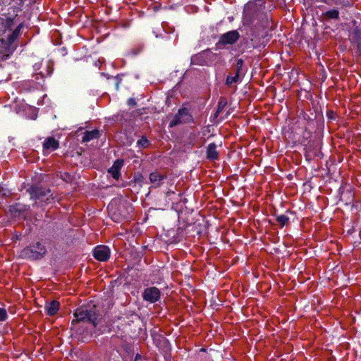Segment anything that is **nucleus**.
Listing matches in <instances>:
<instances>
[{"instance_id": "1", "label": "nucleus", "mask_w": 361, "mask_h": 361, "mask_svg": "<svg viewBox=\"0 0 361 361\" xmlns=\"http://www.w3.org/2000/svg\"><path fill=\"white\" fill-rule=\"evenodd\" d=\"M74 317L75 319L72 321L73 324L79 322H88L96 327L99 314L95 305L81 306L76 309Z\"/></svg>"}, {"instance_id": "2", "label": "nucleus", "mask_w": 361, "mask_h": 361, "mask_svg": "<svg viewBox=\"0 0 361 361\" xmlns=\"http://www.w3.org/2000/svg\"><path fill=\"white\" fill-rule=\"evenodd\" d=\"M46 252V248L40 243H37L32 247H25L22 251V255L25 258L37 259L42 257Z\"/></svg>"}, {"instance_id": "3", "label": "nucleus", "mask_w": 361, "mask_h": 361, "mask_svg": "<svg viewBox=\"0 0 361 361\" xmlns=\"http://www.w3.org/2000/svg\"><path fill=\"white\" fill-rule=\"evenodd\" d=\"M32 199L39 200L40 201L47 202L52 198L51 190L41 186H32L27 190Z\"/></svg>"}, {"instance_id": "4", "label": "nucleus", "mask_w": 361, "mask_h": 361, "mask_svg": "<svg viewBox=\"0 0 361 361\" xmlns=\"http://www.w3.org/2000/svg\"><path fill=\"white\" fill-rule=\"evenodd\" d=\"M239 37L240 34L237 30L229 31L220 37L216 45L219 47H222L227 44H233L238 41Z\"/></svg>"}, {"instance_id": "5", "label": "nucleus", "mask_w": 361, "mask_h": 361, "mask_svg": "<svg viewBox=\"0 0 361 361\" xmlns=\"http://www.w3.org/2000/svg\"><path fill=\"white\" fill-rule=\"evenodd\" d=\"M142 295L145 300L151 303H154L159 300L161 298V291L157 287H149L144 290Z\"/></svg>"}, {"instance_id": "6", "label": "nucleus", "mask_w": 361, "mask_h": 361, "mask_svg": "<svg viewBox=\"0 0 361 361\" xmlns=\"http://www.w3.org/2000/svg\"><path fill=\"white\" fill-rule=\"evenodd\" d=\"M110 249L106 245H98L94 249V257L101 262H106L110 257Z\"/></svg>"}, {"instance_id": "7", "label": "nucleus", "mask_w": 361, "mask_h": 361, "mask_svg": "<svg viewBox=\"0 0 361 361\" xmlns=\"http://www.w3.org/2000/svg\"><path fill=\"white\" fill-rule=\"evenodd\" d=\"M190 118L191 116L189 114L188 111L186 109H181L171 121L170 126L173 127L182 123L188 122L190 120Z\"/></svg>"}, {"instance_id": "8", "label": "nucleus", "mask_w": 361, "mask_h": 361, "mask_svg": "<svg viewBox=\"0 0 361 361\" xmlns=\"http://www.w3.org/2000/svg\"><path fill=\"white\" fill-rule=\"evenodd\" d=\"M59 147V141L54 137H47L43 142L44 154L47 155L51 152L57 149Z\"/></svg>"}, {"instance_id": "9", "label": "nucleus", "mask_w": 361, "mask_h": 361, "mask_svg": "<svg viewBox=\"0 0 361 361\" xmlns=\"http://www.w3.org/2000/svg\"><path fill=\"white\" fill-rule=\"evenodd\" d=\"M123 166V159H116L113 166L108 169V173L111 174L115 180H118L121 176L120 170Z\"/></svg>"}, {"instance_id": "10", "label": "nucleus", "mask_w": 361, "mask_h": 361, "mask_svg": "<svg viewBox=\"0 0 361 361\" xmlns=\"http://www.w3.org/2000/svg\"><path fill=\"white\" fill-rule=\"evenodd\" d=\"M166 176L165 174H162L159 171H154L149 174V180L154 188H159L161 186L162 180L166 178Z\"/></svg>"}, {"instance_id": "11", "label": "nucleus", "mask_w": 361, "mask_h": 361, "mask_svg": "<svg viewBox=\"0 0 361 361\" xmlns=\"http://www.w3.org/2000/svg\"><path fill=\"white\" fill-rule=\"evenodd\" d=\"M100 136V133L98 130L94 129L92 130H87L84 133V135L82 138V142H88L91 140L99 138Z\"/></svg>"}, {"instance_id": "12", "label": "nucleus", "mask_w": 361, "mask_h": 361, "mask_svg": "<svg viewBox=\"0 0 361 361\" xmlns=\"http://www.w3.org/2000/svg\"><path fill=\"white\" fill-rule=\"evenodd\" d=\"M47 314L49 316L54 315L59 310V302L56 300H53L49 303H47L44 307Z\"/></svg>"}, {"instance_id": "13", "label": "nucleus", "mask_w": 361, "mask_h": 361, "mask_svg": "<svg viewBox=\"0 0 361 361\" xmlns=\"http://www.w3.org/2000/svg\"><path fill=\"white\" fill-rule=\"evenodd\" d=\"M206 54V51H204L201 54L193 56L191 59L192 63L195 65L203 66L205 63L204 61V55Z\"/></svg>"}, {"instance_id": "14", "label": "nucleus", "mask_w": 361, "mask_h": 361, "mask_svg": "<svg viewBox=\"0 0 361 361\" xmlns=\"http://www.w3.org/2000/svg\"><path fill=\"white\" fill-rule=\"evenodd\" d=\"M207 158H217L219 153L216 151V146L215 144H209L207 150Z\"/></svg>"}, {"instance_id": "15", "label": "nucleus", "mask_w": 361, "mask_h": 361, "mask_svg": "<svg viewBox=\"0 0 361 361\" xmlns=\"http://www.w3.org/2000/svg\"><path fill=\"white\" fill-rule=\"evenodd\" d=\"M22 27L23 25L19 24L15 30L8 37L9 44L13 43L18 38Z\"/></svg>"}, {"instance_id": "16", "label": "nucleus", "mask_w": 361, "mask_h": 361, "mask_svg": "<svg viewBox=\"0 0 361 361\" xmlns=\"http://www.w3.org/2000/svg\"><path fill=\"white\" fill-rule=\"evenodd\" d=\"M276 221L281 227H283V226L288 223L289 218L283 214L279 215L276 216Z\"/></svg>"}, {"instance_id": "17", "label": "nucleus", "mask_w": 361, "mask_h": 361, "mask_svg": "<svg viewBox=\"0 0 361 361\" xmlns=\"http://www.w3.org/2000/svg\"><path fill=\"white\" fill-rule=\"evenodd\" d=\"M240 80V73H236L234 76H228L226 79V84L231 85L233 83L237 82Z\"/></svg>"}, {"instance_id": "18", "label": "nucleus", "mask_w": 361, "mask_h": 361, "mask_svg": "<svg viewBox=\"0 0 361 361\" xmlns=\"http://www.w3.org/2000/svg\"><path fill=\"white\" fill-rule=\"evenodd\" d=\"M325 16L328 18L336 19L338 17V11L337 10H331L326 11Z\"/></svg>"}, {"instance_id": "19", "label": "nucleus", "mask_w": 361, "mask_h": 361, "mask_svg": "<svg viewBox=\"0 0 361 361\" xmlns=\"http://www.w3.org/2000/svg\"><path fill=\"white\" fill-rule=\"evenodd\" d=\"M226 104H227L226 99H224V98H221L218 103L216 114H219L223 110V109L226 106Z\"/></svg>"}, {"instance_id": "20", "label": "nucleus", "mask_w": 361, "mask_h": 361, "mask_svg": "<svg viewBox=\"0 0 361 361\" xmlns=\"http://www.w3.org/2000/svg\"><path fill=\"white\" fill-rule=\"evenodd\" d=\"M8 318L7 311L4 308L0 307V322H4Z\"/></svg>"}, {"instance_id": "21", "label": "nucleus", "mask_w": 361, "mask_h": 361, "mask_svg": "<svg viewBox=\"0 0 361 361\" xmlns=\"http://www.w3.org/2000/svg\"><path fill=\"white\" fill-rule=\"evenodd\" d=\"M137 144L141 147H146L149 145V141L146 137H142L137 142Z\"/></svg>"}, {"instance_id": "22", "label": "nucleus", "mask_w": 361, "mask_h": 361, "mask_svg": "<svg viewBox=\"0 0 361 361\" xmlns=\"http://www.w3.org/2000/svg\"><path fill=\"white\" fill-rule=\"evenodd\" d=\"M243 61L242 59H238V61H237V72L236 73H239L240 72V70L242 68V66H243Z\"/></svg>"}, {"instance_id": "23", "label": "nucleus", "mask_w": 361, "mask_h": 361, "mask_svg": "<svg viewBox=\"0 0 361 361\" xmlns=\"http://www.w3.org/2000/svg\"><path fill=\"white\" fill-rule=\"evenodd\" d=\"M13 23V20L11 18H7L5 22V27L9 28Z\"/></svg>"}, {"instance_id": "24", "label": "nucleus", "mask_w": 361, "mask_h": 361, "mask_svg": "<svg viewBox=\"0 0 361 361\" xmlns=\"http://www.w3.org/2000/svg\"><path fill=\"white\" fill-rule=\"evenodd\" d=\"M175 195V192L173 190H169L166 192V197H169L171 195Z\"/></svg>"}, {"instance_id": "25", "label": "nucleus", "mask_w": 361, "mask_h": 361, "mask_svg": "<svg viewBox=\"0 0 361 361\" xmlns=\"http://www.w3.org/2000/svg\"><path fill=\"white\" fill-rule=\"evenodd\" d=\"M65 176H66L65 177H63V179L64 180H66V181H68V180H71V175H70L69 173H65Z\"/></svg>"}, {"instance_id": "26", "label": "nucleus", "mask_w": 361, "mask_h": 361, "mask_svg": "<svg viewBox=\"0 0 361 361\" xmlns=\"http://www.w3.org/2000/svg\"><path fill=\"white\" fill-rule=\"evenodd\" d=\"M331 162H332V161H331V159H330V160H329V161H326V166L327 167V169H328L329 171H331V170H330V166H331V165L332 164V163H331Z\"/></svg>"}, {"instance_id": "27", "label": "nucleus", "mask_w": 361, "mask_h": 361, "mask_svg": "<svg viewBox=\"0 0 361 361\" xmlns=\"http://www.w3.org/2000/svg\"><path fill=\"white\" fill-rule=\"evenodd\" d=\"M108 209H109V212H112V210L114 209V204L113 203L110 204L109 206H108Z\"/></svg>"}, {"instance_id": "28", "label": "nucleus", "mask_w": 361, "mask_h": 361, "mask_svg": "<svg viewBox=\"0 0 361 361\" xmlns=\"http://www.w3.org/2000/svg\"><path fill=\"white\" fill-rule=\"evenodd\" d=\"M128 103H129V104H135V102H134V100L133 99H129Z\"/></svg>"}, {"instance_id": "29", "label": "nucleus", "mask_w": 361, "mask_h": 361, "mask_svg": "<svg viewBox=\"0 0 361 361\" xmlns=\"http://www.w3.org/2000/svg\"><path fill=\"white\" fill-rule=\"evenodd\" d=\"M121 218H126V214H120Z\"/></svg>"}, {"instance_id": "30", "label": "nucleus", "mask_w": 361, "mask_h": 361, "mask_svg": "<svg viewBox=\"0 0 361 361\" xmlns=\"http://www.w3.org/2000/svg\"><path fill=\"white\" fill-rule=\"evenodd\" d=\"M118 207H119V209H121V207H124V205L123 204H120Z\"/></svg>"}, {"instance_id": "31", "label": "nucleus", "mask_w": 361, "mask_h": 361, "mask_svg": "<svg viewBox=\"0 0 361 361\" xmlns=\"http://www.w3.org/2000/svg\"><path fill=\"white\" fill-rule=\"evenodd\" d=\"M138 356H139V355H137L135 357V361L137 360Z\"/></svg>"}]
</instances>
